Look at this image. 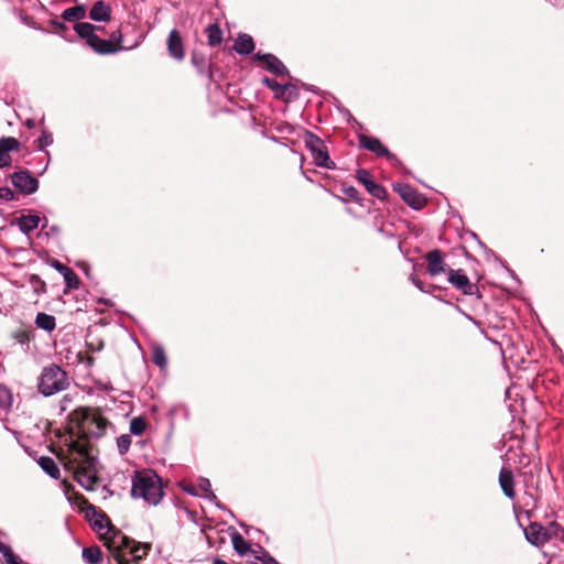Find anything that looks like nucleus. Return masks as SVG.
<instances>
[{"label":"nucleus","instance_id":"nucleus-50","mask_svg":"<svg viewBox=\"0 0 564 564\" xmlns=\"http://www.w3.org/2000/svg\"><path fill=\"white\" fill-rule=\"evenodd\" d=\"M213 564H229V563H227L226 561H224V560H221V558H215V560L213 561Z\"/></svg>","mask_w":564,"mask_h":564},{"label":"nucleus","instance_id":"nucleus-11","mask_svg":"<svg viewBox=\"0 0 564 564\" xmlns=\"http://www.w3.org/2000/svg\"><path fill=\"white\" fill-rule=\"evenodd\" d=\"M448 282L466 295H473L477 289L476 284L471 283L468 276L459 270L451 269L448 271Z\"/></svg>","mask_w":564,"mask_h":564},{"label":"nucleus","instance_id":"nucleus-25","mask_svg":"<svg viewBox=\"0 0 564 564\" xmlns=\"http://www.w3.org/2000/svg\"><path fill=\"white\" fill-rule=\"evenodd\" d=\"M280 564L269 552L262 546L258 545L257 551L253 552V561L247 564Z\"/></svg>","mask_w":564,"mask_h":564},{"label":"nucleus","instance_id":"nucleus-45","mask_svg":"<svg viewBox=\"0 0 564 564\" xmlns=\"http://www.w3.org/2000/svg\"><path fill=\"white\" fill-rule=\"evenodd\" d=\"M51 25L53 28H55L56 30H61V31H64V30L67 29V26L65 25L64 22H61V21H57V20L51 21Z\"/></svg>","mask_w":564,"mask_h":564},{"label":"nucleus","instance_id":"nucleus-21","mask_svg":"<svg viewBox=\"0 0 564 564\" xmlns=\"http://www.w3.org/2000/svg\"><path fill=\"white\" fill-rule=\"evenodd\" d=\"M37 464L42 470L46 473L51 478L58 479L61 477L59 468L52 457L41 456L37 460Z\"/></svg>","mask_w":564,"mask_h":564},{"label":"nucleus","instance_id":"nucleus-48","mask_svg":"<svg viewBox=\"0 0 564 564\" xmlns=\"http://www.w3.org/2000/svg\"><path fill=\"white\" fill-rule=\"evenodd\" d=\"M379 231L386 237V238H392L393 237V234L387 231L386 229L383 228H380Z\"/></svg>","mask_w":564,"mask_h":564},{"label":"nucleus","instance_id":"nucleus-44","mask_svg":"<svg viewBox=\"0 0 564 564\" xmlns=\"http://www.w3.org/2000/svg\"><path fill=\"white\" fill-rule=\"evenodd\" d=\"M344 193L351 199L358 198V191L354 186L346 187Z\"/></svg>","mask_w":564,"mask_h":564},{"label":"nucleus","instance_id":"nucleus-29","mask_svg":"<svg viewBox=\"0 0 564 564\" xmlns=\"http://www.w3.org/2000/svg\"><path fill=\"white\" fill-rule=\"evenodd\" d=\"M147 429V421L142 416L133 417L130 421L129 431L133 435H142Z\"/></svg>","mask_w":564,"mask_h":564},{"label":"nucleus","instance_id":"nucleus-33","mask_svg":"<svg viewBox=\"0 0 564 564\" xmlns=\"http://www.w3.org/2000/svg\"><path fill=\"white\" fill-rule=\"evenodd\" d=\"M63 278H64L65 284L68 289L77 290L79 288V284H80L79 278L72 269H69V271L67 273H65V275H63Z\"/></svg>","mask_w":564,"mask_h":564},{"label":"nucleus","instance_id":"nucleus-24","mask_svg":"<svg viewBox=\"0 0 564 564\" xmlns=\"http://www.w3.org/2000/svg\"><path fill=\"white\" fill-rule=\"evenodd\" d=\"M35 325L43 330L52 332L56 326V321L53 315L37 313L35 317Z\"/></svg>","mask_w":564,"mask_h":564},{"label":"nucleus","instance_id":"nucleus-40","mask_svg":"<svg viewBox=\"0 0 564 564\" xmlns=\"http://www.w3.org/2000/svg\"><path fill=\"white\" fill-rule=\"evenodd\" d=\"M14 198V193L9 187H1L0 186V199H4L7 202H10Z\"/></svg>","mask_w":564,"mask_h":564},{"label":"nucleus","instance_id":"nucleus-39","mask_svg":"<svg viewBox=\"0 0 564 564\" xmlns=\"http://www.w3.org/2000/svg\"><path fill=\"white\" fill-rule=\"evenodd\" d=\"M79 484L87 488V489H91L94 484L96 482V478L95 477H91V476H87V475H84L83 477H80L78 479Z\"/></svg>","mask_w":564,"mask_h":564},{"label":"nucleus","instance_id":"nucleus-23","mask_svg":"<svg viewBox=\"0 0 564 564\" xmlns=\"http://www.w3.org/2000/svg\"><path fill=\"white\" fill-rule=\"evenodd\" d=\"M122 539H123V545L126 547H130V552L135 560H141V558L145 557L151 549V545L148 543L132 542L133 545L130 546L131 542L128 540V538L123 536Z\"/></svg>","mask_w":564,"mask_h":564},{"label":"nucleus","instance_id":"nucleus-36","mask_svg":"<svg viewBox=\"0 0 564 564\" xmlns=\"http://www.w3.org/2000/svg\"><path fill=\"white\" fill-rule=\"evenodd\" d=\"M0 553L6 558V562L12 563L18 556L12 552V549L7 543L0 540Z\"/></svg>","mask_w":564,"mask_h":564},{"label":"nucleus","instance_id":"nucleus-42","mask_svg":"<svg viewBox=\"0 0 564 564\" xmlns=\"http://www.w3.org/2000/svg\"><path fill=\"white\" fill-rule=\"evenodd\" d=\"M108 40H111L112 42H115L116 47H118V51L120 50L121 33L119 31L112 32Z\"/></svg>","mask_w":564,"mask_h":564},{"label":"nucleus","instance_id":"nucleus-16","mask_svg":"<svg viewBox=\"0 0 564 564\" xmlns=\"http://www.w3.org/2000/svg\"><path fill=\"white\" fill-rule=\"evenodd\" d=\"M499 485L502 492L509 499L516 497L513 475L510 469L502 468L499 473Z\"/></svg>","mask_w":564,"mask_h":564},{"label":"nucleus","instance_id":"nucleus-20","mask_svg":"<svg viewBox=\"0 0 564 564\" xmlns=\"http://www.w3.org/2000/svg\"><path fill=\"white\" fill-rule=\"evenodd\" d=\"M61 17L64 21L80 23L79 21L86 17V8L84 4L67 8L62 12Z\"/></svg>","mask_w":564,"mask_h":564},{"label":"nucleus","instance_id":"nucleus-43","mask_svg":"<svg viewBox=\"0 0 564 564\" xmlns=\"http://www.w3.org/2000/svg\"><path fill=\"white\" fill-rule=\"evenodd\" d=\"M410 280L412 281V283H413V284H414V285H415L420 291H422V292H430L429 290H425V288H424V283H423L421 280H419L415 275H413V274H412V275L410 276Z\"/></svg>","mask_w":564,"mask_h":564},{"label":"nucleus","instance_id":"nucleus-37","mask_svg":"<svg viewBox=\"0 0 564 564\" xmlns=\"http://www.w3.org/2000/svg\"><path fill=\"white\" fill-rule=\"evenodd\" d=\"M84 420H86V421L90 420V415H89L88 411L85 412ZM91 421L95 422L99 432H102L108 424V421L105 417H102L101 415H93Z\"/></svg>","mask_w":564,"mask_h":564},{"label":"nucleus","instance_id":"nucleus-30","mask_svg":"<svg viewBox=\"0 0 564 564\" xmlns=\"http://www.w3.org/2000/svg\"><path fill=\"white\" fill-rule=\"evenodd\" d=\"M12 403L13 397L11 390L6 386L0 384V408L8 410L12 406Z\"/></svg>","mask_w":564,"mask_h":564},{"label":"nucleus","instance_id":"nucleus-38","mask_svg":"<svg viewBox=\"0 0 564 564\" xmlns=\"http://www.w3.org/2000/svg\"><path fill=\"white\" fill-rule=\"evenodd\" d=\"M37 149L43 151L46 147L53 143V135L50 132L43 131L42 135L37 139Z\"/></svg>","mask_w":564,"mask_h":564},{"label":"nucleus","instance_id":"nucleus-15","mask_svg":"<svg viewBox=\"0 0 564 564\" xmlns=\"http://www.w3.org/2000/svg\"><path fill=\"white\" fill-rule=\"evenodd\" d=\"M425 258L427 261V273L430 275L435 276L444 271L443 254L438 249L429 251Z\"/></svg>","mask_w":564,"mask_h":564},{"label":"nucleus","instance_id":"nucleus-53","mask_svg":"<svg viewBox=\"0 0 564 564\" xmlns=\"http://www.w3.org/2000/svg\"><path fill=\"white\" fill-rule=\"evenodd\" d=\"M118 564H126L120 557H117Z\"/></svg>","mask_w":564,"mask_h":564},{"label":"nucleus","instance_id":"nucleus-14","mask_svg":"<svg viewBox=\"0 0 564 564\" xmlns=\"http://www.w3.org/2000/svg\"><path fill=\"white\" fill-rule=\"evenodd\" d=\"M167 51L171 57L176 61L184 59V44L180 32L173 29L167 37Z\"/></svg>","mask_w":564,"mask_h":564},{"label":"nucleus","instance_id":"nucleus-17","mask_svg":"<svg viewBox=\"0 0 564 564\" xmlns=\"http://www.w3.org/2000/svg\"><path fill=\"white\" fill-rule=\"evenodd\" d=\"M111 17V8L105 1H97L89 11V18L97 22L109 21Z\"/></svg>","mask_w":564,"mask_h":564},{"label":"nucleus","instance_id":"nucleus-26","mask_svg":"<svg viewBox=\"0 0 564 564\" xmlns=\"http://www.w3.org/2000/svg\"><path fill=\"white\" fill-rule=\"evenodd\" d=\"M82 555L87 564H99L102 558L101 551L98 546L84 547Z\"/></svg>","mask_w":564,"mask_h":564},{"label":"nucleus","instance_id":"nucleus-5","mask_svg":"<svg viewBox=\"0 0 564 564\" xmlns=\"http://www.w3.org/2000/svg\"><path fill=\"white\" fill-rule=\"evenodd\" d=\"M10 177L12 185L22 194L30 195L39 188V181L26 170L14 172Z\"/></svg>","mask_w":564,"mask_h":564},{"label":"nucleus","instance_id":"nucleus-34","mask_svg":"<svg viewBox=\"0 0 564 564\" xmlns=\"http://www.w3.org/2000/svg\"><path fill=\"white\" fill-rule=\"evenodd\" d=\"M29 282L36 294L46 292V284L39 275L32 274Z\"/></svg>","mask_w":564,"mask_h":564},{"label":"nucleus","instance_id":"nucleus-28","mask_svg":"<svg viewBox=\"0 0 564 564\" xmlns=\"http://www.w3.org/2000/svg\"><path fill=\"white\" fill-rule=\"evenodd\" d=\"M152 360L161 369L167 366V358L164 348L161 345H156L153 347Z\"/></svg>","mask_w":564,"mask_h":564},{"label":"nucleus","instance_id":"nucleus-51","mask_svg":"<svg viewBox=\"0 0 564 564\" xmlns=\"http://www.w3.org/2000/svg\"><path fill=\"white\" fill-rule=\"evenodd\" d=\"M9 564H22V562L19 561V558L17 557L12 563H9Z\"/></svg>","mask_w":564,"mask_h":564},{"label":"nucleus","instance_id":"nucleus-41","mask_svg":"<svg viewBox=\"0 0 564 564\" xmlns=\"http://www.w3.org/2000/svg\"><path fill=\"white\" fill-rule=\"evenodd\" d=\"M51 265L57 271L59 272L62 275H65V273H67L69 271L70 268H68L67 265L63 264L62 262H59L58 260H53Z\"/></svg>","mask_w":564,"mask_h":564},{"label":"nucleus","instance_id":"nucleus-8","mask_svg":"<svg viewBox=\"0 0 564 564\" xmlns=\"http://www.w3.org/2000/svg\"><path fill=\"white\" fill-rule=\"evenodd\" d=\"M356 178L359 183H361L367 192L371 194L373 197L378 199H384L387 196V191L383 186L376 183L372 180L371 173L368 170L359 169L356 172Z\"/></svg>","mask_w":564,"mask_h":564},{"label":"nucleus","instance_id":"nucleus-22","mask_svg":"<svg viewBox=\"0 0 564 564\" xmlns=\"http://www.w3.org/2000/svg\"><path fill=\"white\" fill-rule=\"evenodd\" d=\"M41 218L37 215L21 216L18 220L20 230L28 235L40 225Z\"/></svg>","mask_w":564,"mask_h":564},{"label":"nucleus","instance_id":"nucleus-18","mask_svg":"<svg viewBox=\"0 0 564 564\" xmlns=\"http://www.w3.org/2000/svg\"><path fill=\"white\" fill-rule=\"evenodd\" d=\"M231 542H232V547L237 552L238 555H240V556H249L250 555L253 557V552L256 550L251 549L250 543L239 532H234L231 534Z\"/></svg>","mask_w":564,"mask_h":564},{"label":"nucleus","instance_id":"nucleus-13","mask_svg":"<svg viewBox=\"0 0 564 564\" xmlns=\"http://www.w3.org/2000/svg\"><path fill=\"white\" fill-rule=\"evenodd\" d=\"M20 142L13 138H2L0 139V169L9 167L12 163V159L10 156V152L18 150Z\"/></svg>","mask_w":564,"mask_h":564},{"label":"nucleus","instance_id":"nucleus-32","mask_svg":"<svg viewBox=\"0 0 564 564\" xmlns=\"http://www.w3.org/2000/svg\"><path fill=\"white\" fill-rule=\"evenodd\" d=\"M131 441L132 440L130 434H122L119 437H117V448L120 455H124L129 452Z\"/></svg>","mask_w":564,"mask_h":564},{"label":"nucleus","instance_id":"nucleus-52","mask_svg":"<svg viewBox=\"0 0 564 564\" xmlns=\"http://www.w3.org/2000/svg\"><path fill=\"white\" fill-rule=\"evenodd\" d=\"M51 230H52L53 232H57V231H58V228H57V227H55V226H53V227L51 228Z\"/></svg>","mask_w":564,"mask_h":564},{"label":"nucleus","instance_id":"nucleus-1","mask_svg":"<svg viewBox=\"0 0 564 564\" xmlns=\"http://www.w3.org/2000/svg\"><path fill=\"white\" fill-rule=\"evenodd\" d=\"M131 496L156 506L163 497L161 478L152 470L135 471L132 477Z\"/></svg>","mask_w":564,"mask_h":564},{"label":"nucleus","instance_id":"nucleus-49","mask_svg":"<svg viewBox=\"0 0 564 564\" xmlns=\"http://www.w3.org/2000/svg\"><path fill=\"white\" fill-rule=\"evenodd\" d=\"M34 124H35V123H34V120H32V119H28V120H26V122H25V126H26L28 128H33V127H34Z\"/></svg>","mask_w":564,"mask_h":564},{"label":"nucleus","instance_id":"nucleus-35","mask_svg":"<svg viewBox=\"0 0 564 564\" xmlns=\"http://www.w3.org/2000/svg\"><path fill=\"white\" fill-rule=\"evenodd\" d=\"M91 525L94 529L101 531L104 529L110 530L112 527L106 516L98 513L97 517L93 520Z\"/></svg>","mask_w":564,"mask_h":564},{"label":"nucleus","instance_id":"nucleus-6","mask_svg":"<svg viewBox=\"0 0 564 564\" xmlns=\"http://www.w3.org/2000/svg\"><path fill=\"white\" fill-rule=\"evenodd\" d=\"M393 189L401 198L413 209H421L425 204V198L409 184L395 183Z\"/></svg>","mask_w":564,"mask_h":564},{"label":"nucleus","instance_id":"nucleus-10","mask_svg":"<svg viewBox=\"0 0 564 564\" xmlns=\"http://www.w3.org/2000/svg\"><path fill=\"white\" fill-rule=\"evenodd\" d=\"M524 535L527 541L534 546L544 545L551 539L549 529L536 522L528 525L524 530Z\"/></svg>","mask_w":564,"mask_h":564},{"label":"nucleus","instance_id":"nucleus-12","mask_svg":"<svg viewBox=\"0 0 564 564\" xmlns=\"http://www.w3.org/2000/svg\"><path fill=\"white\" fill-rule=\"evenodd\" d=\"M186 491L193 496L204 497L210 502H214L218 508H223L218 501L217 496L212 490V484L207 478H199L195 485L186 489Z\"/></svg>","mask_w":564,"mask_h":564},{"label":"nucleus","instance_id":"nucleus-4","mask_svg":"<svg viewBox=\"0 0 564 564\" xmlns=\"http://www.w3.org/2000/svg\"><path fill=\"white\" fill-rule=\"evenodd\" d=\"M304 142L317 166L328 170L336 169L335 162L329 158L327 147L319 137L311 131H305Z\"/></svg>","mask_w":564,"mask_h":564},{"label":"nucleus","instance_id":"nucleus-7","mask_svg":"<svg viewBox=\"0 0 564 564\" xmlns=\"http://www.w3.org/2000/svg\"><path fill=\"white\" fill-rule=\"evenodd\" d=\"M358 141L361 148L377 154L378 156H386L390 161H398L397 156L392 154L379 139L368 137L366 134H359Z\"/></svg>","mask_w":564,"mask_h":564},{"label":"nucleus","instance_id":"nucleus-2","mask_svg":"<svg viewBox=\"0 0 564 564\" xmlns=\"http://www.w3.org/2000/svg\"><path fill=\"white\" fill-rule=\"evenodd\" d=\"M67 373L57 365L44 367L39 379V391L44 397L54 395L68 387Z\"/></svg>","mask_w":564,"mask_h":564},{"label":"nucleus","instance_id":"nucleus-31","mask_svg":"<svg viewBox=\"0 0 564 564\" xmlns=\"http://www.w3.org/2000/svg\"><path fill=\"white\" fill-rule=\"evenodd\" d=\"M262 83L270 89L276 91V93H284L285 90H289L291 88H294L293 85L291 84H284V85H281L279 84L275 79H272V78H269V77H264L262 79Z\"/></svg>","mask_w":564,"mask_h":564},{"label":"nucleus","instance_id":"nucleus-19","mask_svg":"<svg viewBox=\"0 0 564 564\" xmlns=\"http://www.w3.org/2000/svg\"><path fill=\"white\" fill-rule=\"evenodd\" d=\"M234 50L239 55H249L254 50L253 39L249 34H240L235 41Z\"/></svg>","mask_w":564,"mask_h":564},{"label":"nucleus","instance_id":"nucleus-3","mask_svg":"<svg viewBox=\"0 0 564 564\" xmlns=\"http://www.w3.org/2000/svg\"><path fill=\"white\" fill-rule=\"evenodd\" d=\"M99 28L89 23L80 22L74 25V31L82 39L86 40V43L98 54H112L118 52L115 42L111 40L100 39L95 32Z\"/></svg>","mask_w":564,"mask_h":564},{"label":"nucleus","instance_id":"nucleus-46","mask_svg":"<svg viewBox=\"0 0 564 564\" xmlns=\"http://www.w3.org/2000/svg\"><path fill=\"white\" fill-rule=\"evenodd\" d=\"M551 4H553L554 7H563L564 6V0H547Z\"/></svg>","mask_w":564,"mask_h":564},{"label":"nucleus","instance_id":"nucleus-9","mask_svg":"<svg viewBox=\"0 0 564 564\" xmlns=\"http://www.w3.org/2000/svg\"><path fill=\"white\" fill-rule=\"evenodd\" d=\"M253 59L262 62L265 68L276 76L289 75L286 66L273 54L258 52L253 55Z\"/></svg>","mask_w":564,"mask_h":564},{"label":"nucleus","instance_id":"nucleus-47","mask_svg":"<svg viewBox=\"0 0 564 564\" xmlns=\"http://www.w3.org/2000/svg\"><path fill=\"white\" fill-rule=\"evenodd\" d=\"M73 448L78 452L80 455L85 454V449L80 447L78 444H73Z\"/></svg>","mask_w":564,"mask_h":564},{"label":"nucleus","instance_id":"nucleus-27","mask_svg":"<svg viewBox=\"0 0 564 564\" xmlns=\"http://www.w3.org/2000/svg\"><path fill=\"white\" fill-rule=\"evenodd\" d=\"M208 45L217 46L223 41V31L218 24H209L206 29Z\"/></svg>","mask_w":564,"mask_h":564}]
</instances>
